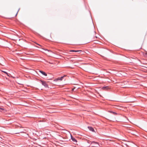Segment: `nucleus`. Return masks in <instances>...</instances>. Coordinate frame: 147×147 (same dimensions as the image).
Returning a JSON list of instances; mask_svg holds the SVG:
<instances>
[{"label": "nucleus", "mask_w": 147, "mask_h": 147, "mask_svg": "<svg viewBox=\"0 0 147 147\" xmlns=\"http://www.w3.org/2000/svg\"><path fill=\"white\" fill-rule=\"evenodd\" d=\"M42 84L45 87H47L48 86L47 85L46 82L43 81H41Z\"/></svg>", "instance_id": "nucleus-1"}, {"label": "nucleus", "mask_w": 147, "mask_h": 147, "mask_svg": "<svg viewBox=\"0 0 147 147\" xmlns=\"http://www.w3.org/2000/svg\"><path fill=\"white\" fill-rule=\"evenodd\" d=\"M102 89L103 90H108L110 89V88L108 86H106L102 87Z\"/></svg>", "instance_id": "nucleus-2"}, {"label": "nucleus", "mask_w": 147, "mask_h": 147, "mask_svg": "<svg viewBox=\"0 0 147 147\" xmlns=\"http://www.w3.org/2000/svg\"><path fill=\"white\" fill-rule=\"evenodd\" d=\"M66 76V75H64L63 76H61L60 78H57V80H60L61 81L63 80L64 77H65Z\"/></svg>", "instance_id": "nucleus-3"}, {"label": "nucleus", "mask_w": 147, "mask_h": 147, "mask_svg": "<svg viewBox=\"0 0 147 147\" xmlns=\"http://www.w3.org/2000/svg\"><path fill=\"white\" fill-rule=\"evenodd\" d=\"M71 139L72 140V141L74 142H77V140L75 138H73V137L71 136Z\"/></svg>", "instance_id": "nucleus-4"}, {"label": "nucleus", "mask_w": 147, "mask_h": 147, "mask_svg": "<svg viewBox=\"0 0 147 147\" xmlns=\"http://www.w3.org/2000/svg\"><path fill=\"white\" fill-rule=\"evenodd\" d=\"M39 71L43 75H44L45 76H47V74L45 72L41 71Z\"/></svg>", "instance_id": "nucleus-5"}, {"label": "nucleus", "mask_w": 147, "mask_h": 147, "mask_svg": "<svg viewBox=\"0 0 147 147\" xmlns=\"http://www.w3.org/2000/svg\"><path fill=\"white\" fill-rule=\"evenodd\" d=\"M88 127V128L90 130L92 131V132L94 131V129L92 127Z\"/></svg>", "instance_id": "nucleus-6"}, {"label": "nucleus", "mask_w": 147, "mask_h": 147, "mask_svg": "<svg viewBox=\"0 0 147 147\" xmlns=\"http://www.w3.org/2000/svg\"><path fill=\"white\" fill-rule=\"evenodd\" d=\"M97 144V145H95V146H96V147H98V146L99 145V144H98V143L97 142H92L91 143V144Z\"/></svg>", "instance_id": "nucleus-7"}, {"label": "nucleus", "mask_w": 147, "mask_h": 147, "mask_svg": "<svg viewBox=\"0 0 147 147\" xmlns=\"http://www.w3.org/2000/svg\"><path fill=\"white\" fill-rule=\"evenodd\" d=\"M70 52H78L79 51H75L74 50H71L70 51Z\"/></svg>", "instance_id": "nucleus-8"}, {"label": "nucleus", "mask_w": 147, "mask_h": 147, "mask_svg": "<svg viewBox=\"0 0 147 147\" xmlns=\"http://www.w3.org/2000/svg\"><path fill=\"white\" fill-rule=\"evenodd\" d=\"M2 72H3L4 73H5V74H7V75L9 76V75H10V74H8L6 72H5V71H2Z\"/></svg>", "instance_id": "nucleus-9"}, {"label": "nucleus", "mask_w": 147, "mask_h": 147, "mask_svg": "<svg viewBox=\"0 0 147 147\" xmlns=\"http://www.w3.org/2000/svg\"><path fill=\"white\" fill-rule=\"evenodd\" d=\"M110 112L111 113H113V114H114V115H117V113L115 112H112V111H110Z\"/></svg>", "instance_id": "nucleus-10"}, {"label": "nucleus", "mask_w": 147, "mask_h": 147, "mask_svg": "<svg viewBox=\"0 0 147 147\" xmlns=\"http://www.w3.org/2000/svg\"><path fill=\"white\" fill-rule=\"evenodd\" d=\"M4 110V109L0 108V111Z\"/></svg>", "instance_id": "nucleus-11"}, {"label": "nucleus", "mask_w": 147, "mask_h": 147, "mask_svg": "<svg viewBox=\"0 0 147 147\" xmlns=\"http://www.w3.org/2000/svg\"><path fill=\"white\" fill-rule=\"evenodd\" d=\"M90 142V141H89V140H88V143H90V142Z\"/></svg>", "instance_id": "nucleus-12"}, {"label": "nucleus", "mask_w": 147, "mask_h": 147, "mask_svg": "<svg viewBox=\"0 0 147 147\" xmlns=\"http://www.w3.org/2000/svg\"><path fill=\"white\" fill-rule=\"evenodd\" d=\"M37 44V45H39V46H40V45H39V44Z\"/></svg>", "instance_id": "nucleus-13"}, {"label": "nucleus", "mask_w": 147, "mask_h": 147, "mask_svg": "<svg viewBox=\"0 0 147 147\" xmlns=\"http://www.w3.org/2000/svg\"><path fill=\"white\" fill-rule=\"evenodd\" d=\"M145 54L147 55V52H146Z\"/></svg>", "instance_id": "nucleus-14"}, {"label": "nucleus", "mask_w": 147, "mask_h": 147, "mask_svg": "<svg viewBox=\"0 0 147 147\" xmlns=\"http://www.w3.org/2000/svg\"><path fill=\"white\" fill-rule=\"evenodd\" d=\"M46 50L48 51V50Z\"/></svg>", "instance_id": "nucleus-15"}]
</instances>
